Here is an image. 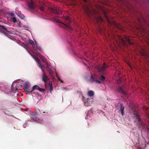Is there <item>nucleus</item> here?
Here are the masks:
<instances>
[{
  "label": "nucleus",
  "mask_w": 149,
  "mask_h": 149,
  "mask_svg": "<svg viewBox=\"0 0 149 149\" xmlns=\"http://www.w3.org/2000/svg\"><path fill=\"white\" fill-rule=\"evenodd\" d=\"M84 8L85 12L91 19H92V17L93 18L96 20L97 22H103L102 18L99 16V14L95 10H93L91 11L87 6L85 7H84Z\"/></svg>",
  "instance_id": "nucleus-1"
},
{
  "label": "nucleus",
  "mask_w": 149,
  "mask_h": 149,
  "mask_svg": "<svg viewBox=\"0 0 149 149\" xmlns=\"http://www.w3.org/2000/svg\"><path fill=\"white\" fill-rule=\"evenodd\" d=\"M125 40L123 37L118 36L117 38H115L114 40L116 42L118 45H122L124 46H127V42L130 45H133V43L131 42L130 40L129 37L127 36H124Z\"/></svg>",
  "instance_id": "nucleus-2"
},
{
  "label": "nucleus",
  "mask_w": 149,
  "mask_h": 149,
  "mask_svg": "<svg viewBox=\"0 0 149 149\" xmlns=\"http://www.w3.org/2000/svg\"><path fill=\"white\" fill-rule=\"evenodd\" d=\"M134 118L135 119L134 122L139 127H141L143 125V123L141 121L140 116L139 113L137 111H135L134 112Z\"/></svg>",
  "instance_id": "nucleus-3"
},
{
  "label": "nucleus",
  "mask_w": 149,
  "mask_h": 149,
  "mask_svg": "<svg viewBox=\"0 0 149 149\" xmlns=\"http://www.w3.org/2000/svg\"><path fill=\"white\" fill-rule=\"evenodd\" d=\"M108 68V65L105 62L103 63L102 66L99 65L96 67L98 72L101 74H103L106 71L107 68Z\"/></svg>",
  "instance_id": "nucleus-4"
},
{
  "label": "nucleus",
  "mask_w": 149,
  "mask_h": 149,
  "mask_svg": "<svg viewBox=\"0 0 149 149\" xmlns=\"http://www.w3.org/2000/svg\"><path fill=\"white\" fill-rule=\"evenodd\" d=\"M36 44L35 45L34 42L31 40H29V44L32 45V46L35 50V53H37L38 50L41 51L42 50L41 48L38 46V44H37L35 41Z\"/></svg>",
  "instance_id": "nucleus-5"
},
{
  "label": "nucleus",
  "mask_w": 149,
  "mask_h": 149,
  "mask_svg": "<svg viewBox=\"0 0 149 149\" xmlns=\"http://www.w3.org/2000/svg\"><path fill=\"white\" fill-rule=\"evenodd\" d=\"M69 18V17L68 16L65 17V19L66 20L65 23H63L64 25L63 28L68 31L72 30V28L70 25V24L71 23V21L70 20Z\"/></svg>",
  "instance_id": "nucleus-6"
},
{
  "label": "nucleus",
  "mask_w": 149,
  "mask_h": 149,
  "mask_svg": "<svg viewBox=\"0 0 149 149\" xmlns=\"http://www.w3.org/2000/svg\"><path fill=\"white\" fill-rule=\"evenodd\" d=\"M49 9L51 12L54 13L56 15H59L62 13L61 11L58 7L49 8Z\"/></svg>",
  "instance_id": "nucleus-7"
},
{
  "label": "nucleus",
  "mask_w": 149,
  "mask_h": 149,
  "mask_svg": "<svg viewBox=\"0 0 149 149\" xmlns=\"http://www.w3.org/2000/svg\"><path fill=\"white\" fill-rule=\"evenodd\" d=\"M9 32L4 26L0 24V32L4 33L6 36H7Z\"/></svg>",
  "instance_id": "nucleus-8"
},
{
  "label": "nucleus",
  "mask_w": 149,
  "mask_h": 149,
  "mask_svg": "<svg viewBox=\"0 0 149 149\" xmlns=\"http://www.w3.org/2000/svg\"><path fill=\"white\" fill-rule=\"evenodd\" d=\"M28 10L31 12H33L35 9V6L34 5L32 0H31L30 2L28 3Z\"/></svg>",
  "instance_id": "nucleus-9"
},
{
  "label": "nucleus",
  "mask_w": 149,
  "mask_h": 149,
  "mask_svg": "<svg viewBox=\"0 0 149 149\" xmlns=\"http://www.w3.org/2000/svg\"><path fill=\"white\" fill-rule=\"evenodd\" d=\"M46 65H47L46 69L48 71L49 74L52 76H53L54 72L52 71V69L50 67V66L49 63L47 62H45Z\"/></svg>",
  "instance_id": "nucleus-10"
},
{
  "label": "nucleus",
  "mask_w": 149,
  "mask_h": 149,
  "mask_svg": "<svg viewBox=\"0 0 149 149\" xmlns=\"http://www.w3.org/2000/svg\"><path fill=\"white\" fill-rule=\"evenodd\" d=\"M90 81L92 82H95L96 83L100 84L101 82L99 81L96 80L95 79V75H91L90 78Z\"/></svg>",
  "instance_id": "nucleus-11"
},
{
  "label": "nucleus",
  "mask_w": 149,
  "mask_h": 149,
  "mask_svg": "<svg viewBox=\"0 0 149 149\" xmlns=\"http://www.w3.org/2000/svg\"><path fill=\"white\" fill-rule=\"evenodd\" d=\"M32 88V90L33 91L34 90L36 89L39 90L41 92H43L45 91V89L40 88L37 85H35Z\"/></svg>",
  "instance_id": "nucleus-12"
},
{
  "label": "nucleus",
  "mask_w": 149,
  "mask_h": 149,
  "mask_svg": "<svg viewBox=\"0 0 149 149\" xmlns=\"http://www.w3.org/2000/svg\"><path fill=\"white\" fill-rule=\"evenodd\" d=\"M42 81L45 82V85L46 82L49 80V79L48 78L46 74L45 73H44L42 75Z\"/></svg>",
  "instance_id": "nucleus-13"
},
{
  "label": "nucleus",
  "mask_w": 149,
  "mask_h": 149,
  "mask_svg": "<svg viewBox=\"0 0 149 149\" xmlns=\"http://www.w3.org/2000/svg\"><path fill=\"white\" fill-rule=\"evenodd\" d=\"M125 109V107L123 105V104H120V111L121 112V114L122 116H123L124 113V109Z\"/></svg>",
  "instance_id": "nucleus-14"
},
{
  "label": "nucleus",
  "mask_w": 149,
  "mask_h": 149,
  "mask_svg": "<svg viewBox=\"0 0 149 149\" xmlns=\"http://www.w3.org/2000/svg\"><path fill=\"white\" fill-rule=\"evenodd\" d=\"M118 91L120 93H122L123 95H126V92L121 87H119L118 89Z\"/></svg>",
  "instance_id": "nucleus-15"
},
{
  "label": "nucleus",
  "mask_w": 149,
  "mask_h": 149,
  "mask_svg": "<svg viewBox=\"0 0 149 149\" xmlns=\"http://www.w3.org/2000/svg\"><path fill=\"white\" fill-rule=\"evenodd\" d=\"M26 90V94H30L32 91H33L32 90V88L31 89L29 88H28V89H25Z\"/></svg>",
  "instance_id": "nucleus-16"
},
{
  "label": "nucleus",
  "mask_w": 149,
  "mask_h": 149,
  "mask_svg": "<svg viewBox=\"0 0 149 149\" xmlns=\"http://www.w3.org/2000/svg\"><path fill=\"white\" fill-rule=\"evenodd\" d=\"M49 86L50 87V92L51 93L52 91L53 90V87L52 83L50 82L49 83Z\"/></svg>",
  "instance_id": "nucleus-17"
},
{
  "label": "nucleus",
  "mask_w": 149,
  "mask_h": 149,
  "mask_svg": "<svg viewBox=\"0 0 149 149\" xmlns=\"http://www.w3.org/2000/svg\"><path fill=\"white\" fill-rule=\"evenodd\" d=\"M88 95L90 96H93L94 95L93 91H89L88 92Z\"/></svg>",
  "instance_id": "nucleus-18"
},
{
  "label": "nucleus",
  "mask_w": 149,
  "mask_h": 149,
  "mask_svg": "<svg viewBox=\"0 0 149 149\" xmlns=\"http://www.w3.org/2000/svg\"><path fill=\"white\" fill-rule=\"evenodd\" d=\"M45 5L43 4H40V6H39V8L40 10L41 11H43L44 10V7Z\"/></svg>",
  "instance_id": "nucleus-19"
},
{
  "label": "nucleus",
  "mask_w": 149,
  "mask_h": 149,
  "mask_svg": "<svg viewBox=\"0 0 149 149\" xmlns=\"http://www.w3.org/2000/svg\"><path fill=\"white\" fill-rule=\"evenodd\" d=\"M24 88L25 89H28V88H29V84L27 82H26L25 83Z\"/></svg>",
  "instance_id": "nucleus-20"
},
{
  "label": "nucleus",
  "mask_w": 149,
  "mask_h": 149,
  "mask_svg": "<svg viewBox=\"0 0 149 149\" xmlns=\"http://www.w3.org/2000/svg\"><path fill=\"white\" fill-rule=\"evenodd\" d=\"M88 99H87L84 102V104L85 106H88L89 105V103H88Z\"/></svg>",
  "instance_id": "nucleus-21"
},
{
  "label": "nucleus",
  "mask_w": 149,
  "mask_h": 149,
  "mask_svg": "<svg viewBox=\"0 0 149 149\" xmlns=\"http://www.w3.org/2000/svg\"><path fill=\"white\" fill-rule=\"evenodd\" d=\"M19 17L22 19H24L25 18V16L24 15L19 13Z\"/></svg>",
  "instance_id": "nucleus-22"
},
{
  "label": "nucleus",
  "mask_w": 149,
  "mask_h": 149,
  "mask_svg": "<svg viewBox=\"0 0 149 149\" xmlns=\"http://www.w3.org/2000/svg\"><path fill=\"white\" fill-rule=\"evenodd\" d=\"M141 54L143 56H147V53H146L144 51H142L141 52Z\"/></svg>",
  "instance_id": "nucleus-23"
},
{
  "label": "nucleus",
  "mask_w": 149,
  "mask_h": 149,
  "mask_svg": "<svg viewBox=\"0 0 149 149\" xmlns=\"http://www.w3.org/2000/svg\"><path fill=\"white\" fill-rule=\"evenodd\" d=\"M31 119L34 121H37V120H38V118L35 117H31Z\"/></svg>",
  "instance_id": "nucleus-24"
},
{
  "label": "nucleus",
  "mask_w": 149,
  "mask_h": 149,
  "mask_svg": "<svg viewBox=\"0 0 149 149\" xmlns=\"http://www.w3.org/2000/svg\"><path fill=\"white\" fill-rule=\"evenodd\" d=\"M11 20L12 22L14 23H15L17 22V19L15 17H11Z\"/></svg>",
  "instance_id": "nucleus-25"
},
{
  "label": "nucleus",
  "mask_w": 149,
  "mask_h": 149,
  "mask_svg": "<svg viewBox=\"0 0 149 149\" xmlns=\"http://www.w3.org/2000/svg\"><path fill=\"white\" fill-rule=\"evenodd\" d=\"M100 79L101 80V81H104L105 79V77H104V76L103 75H102L100 78Z\"/></svg>",
  "instance_id": "nucleus-26"
},
{
  "label": "nucleus",
  "mask_w": 149,
  "mask_h": 149,
  "mask_svg": "<svg viewBox=\"0 0 149 149\" xmlns=\"http://www.w3.org/2000/svg\"><path fill=\"white\" fill-rule=\"evenodd\" d=\"M40 67L41 69V70L42 71L44 72V70L43 69V68H44V67L42 65H40Z\"/></svg>",
  "instance_id": "nucleus-27"
},
{
  "label": "nucleus",
  "mask_w": 149,
  "mask_h": 149,
  "mask_svg": "<svg viewBox=\"0 0 149 149\" xmlns=\"http://www.w3.org/2000/svg\"><path fill=\"white\" fill-rule=\"evenodd\" d=\"M34 58L36 61H38V62L40 61L38 58L36 56H35L34 57Z\"/></svg>",
  "instance_id": "nucleus-28"
},
{
  "label": "nucleus",
  "mask_w": 149,
  "mask_h": 149,
  "mask_svg": "<svg viewBox=\"0 0 149 149\" xmlns=\"http://www.w3.org/2000/svg\"><path fill=\"white\" fill-rule=\"evenodd\" d=\"M56 77H57L58 78V80L59 81H60L61 80V79H60V78L58 77V75H57V74L56 73Z\"/></svg>",
  "instance_id": "nucleus-29"
},
{
  "label": "nucleus",
  "mask_w": 149,
  "mask_h": 149,
  "mask_svg": "<svg viewBox=\"0 0 149 149\" xmlns=\"http://www.w3.org/2000/svg\"><path fill=\"white\" fill-rule=\"evenodd\" d=\"M10 15H11V16H12V17H14V16H15V14L13 13H10Z\"/></svg>",
  "instance_id": "nucleus-30"
},
{
  "label": "nucleus",
  "mask_w": 149,
  "mask_h": 149,
  "mask_svg": "<svg viewBox=\"0 0 149 149\" xmlns=\"http://www.w3.org/2000/svg\"><path fill=\"white\" fill-rule=\"evenodd\" d=\"M40 113H41L43 115H45V112H43L42 113H41V111H40Z\"/></svg>",
  "instance_id": "nucleus-31"
},
{
  "label": "nucleus",
  "mask_w": 149,
  "mask_h": 149,
  "mask_svg": "<svg viewBox=\"0 0 149 149\" xmlns=\"http://www.w3.org/2000/svg\"><path fill=\"white\" fill-rule=\"evenodd\" d=\"M40 55V56H41L42 57L41 58H42V60L43 61H45V58H44V57H43V56H41V55Z\"/></svg>",
  "instance_id": "nucleus-32"
},
{
  "label": "nucleus",
  "mask_w": 149,
  "mask_h": 149,
  "mask_svg": "<svg viewBox=\"0 0 149 149\" xmlns=\"http://www.w3.org/2000/svg\"><path fill=\"white\" fill-rule=\"evenodd\" d=\"M105 17L106 19L108 21L109 20V17L107 16H105Z\"/></svg>",
  "instance_id": "nucleus-33"
},
{
  "label": "nucleus",
  "mask_w": 149,
  "mask_h": 149,
  "mask_svg": "<svg viewBox=\"0 0 149 149\" xmlns=\"http://www.w3.org/2000/svg\"><path fill=\"white\" fill-rule=\"evenodd\" d=\"M83 1L85 2H87V0H83Z\"/></svg>",
  "instance_id": "nucleus-34"
},
{
  "label": "nucleus",
  "mask_w": 149,
  "mask_h": 149,
  "mask_svg": "<svg viewBox=\"0 0 149 149\" xmlns=\"http://www.w3.org/2000/svg\"><path fill=\"white\" fill-rule=\"evenodd\" d=\"M19 13H16V14L17 15H18V16L19 17Z\"/></svg>",
  "instance_id": "nucleus-35"
},
{
  "label": "nucleus",
  "mask_w": 149,
  "mask_h": 149,
  "mask_svg": "<svg viewBox=\"0 0 149 149\" xmlns=\"http://www.w3.org/2000/svg\"><path fill=\"white\" fill-rule=\"evenodd\" d=\"M60 81H61V83H63V81H62V80H61Z\"/></svg>",
  "instance_id": "nucleus-36"
},
{
  "label": "nucleus",
  "mask_w": 149,
  "mask_h": 149,
  "mask_svg": "<svg viewBox=\"0 0 149 149\" xmlns=\"http://www.w3.org/2000/svg\"><path fill=\"white\" fill-rule=\"evenodd\" d=\"M145 147H146V144L143 147L144 148Z\"/></svg>",
  "instance_id": "nucleus-37"
}]
</instances>
